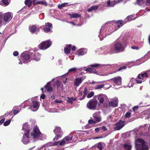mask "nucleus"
Here are the masks:
<instances>
[{"mask_svg":"<svg viewBox=\"0 0 150 150\" xmlns=\"http://www.w3.org/2000/svg\"><path fill=\"white\" fill-rule=\"evenodd\" d=\"M126 23V21L120 20L117 22H110L105 23L101 27L100 29V35H98L100 40H103L100 36L103 38H105L107 35L116 30Z\"/></svg>","mask_w":150,"mask_h":150,"instance_id":"1","label":"nucleus"},{"mask_svg":"<svg viewBox=\"0 0 150 150\" xmlns=\"http://www.w3.org/2000/svg\"><path fill=\"white\" fill-rule=\"evenodd\" d=\"M125 42L124 36H121L107 49L108 53L112 54L123 51L127 46Z\"/></svg>","mask_w":150,"mask_h":150,"instance_id":"2","label":"nucleus"},{"mask_svg":"<svg viewBox=\"0 0 150 150\" xmlns=\"http://www.w3.org/2000/svg\"><path fill=\"white\" fill-rule=\"evenodd\" d=\"M30 137L33 139L34 140L38 139L44 140L45 138L39 130L38 127L37 126L34 127L30 132Z\"/></svg>","mask_w":150,"mask_h":150,"instance_id":"3","label":"nucleus"},{"mask_svg":"<svg viewBox=\"0 0 150 150\" xmlns=\"http://www.w3.org/2000/svg\"><path fill=\"white\" fill-rule=\"evenodd\" d=\"M135 147L136 150H148V149L144 141L141 139H135Z\"/></svg>","mask_w":150,"mask_h":150,"instance_id":"4","label":"nucleus"},{"mask_svg":"<svg viewBox=\"0 0 150 150\" xmlns=\"http://www.w3.org/2000/svg\"><path fill=\"white\" fill-rule=\"evenodd\" d=\"M73 138V136L69 134V135L66 137L61 141H58L54 142L53 144L54 145H58L62 146L65 144H68L70 143Z\"/></svg>","mask_w":150,"mask_h":150,"instance_id":"5","label":"nucleus"},{"mask_svg":"<svg viewBox=\"0 0 150 150\" xmlns=\"http://www.w3.org/2000/svg\"><path fill=\"white\" fill-rule=\"evenodd\" d=\"M54 132L56 135L54 139V141H56L60 139L62 136V132L59 127H56L54 130Z\"/></svg>","mask_w":150,"mask_h":150,"instance_id":"6","label":"nucleus"},{"mask_svg":"<svg viewBox=\"0 0 150 150\" xmlns=\"http://www.w3.org/2000/svg\"><path fill=\"white\" fill-rule=\"evenodd\" d=\"M146 128L145 126H140L139 128H136L132 132L134 134H140V135H144L143 133Z\"/></svg>","mask_w":150,"mask_h":150,"instance_id":"7","label":"nucleus"},{"mask_svg":"<svg viewBox=\"0 0 150 150\" xmlns=\"http://www.w3.org/2000/svg\"><path fill=\"white\" fill-rule=\"evenodd\" d=\"M52 42L50 40H47L41 43L39 45L40 49L45 50L49 47L51 45Z\"/></svg>","mask_w":150,"mask_h":150,"instance_id":"8","label":"nucleus"},{"mask_svg":"<svg viewBox=\"0 0 150 150\" xmlns=\"http://www.w3.org/2000/svg\"><path fill=\"white\" fill-rule=\"evenodd\" d=\"M54 143H47L42 146L40 149L39 150H54V148H53Z\"/></svg>","mask_w":150,"mask_h":150,"instance_id":"9","label":"nucleus"},{"mask_svg":"<svg viewBox=\"0 0 150 150\" xmlns=\"http://www.w3.org/2000/svg\"><path fill=\"white\" fill-rule=\"evenodd\" d=\"M98 102L96 100H90L87 104V107L90 109L96 110Z\"/></svg>","mask_w":150,"mask_h":150,"instance_id":"10","label":"nucleus"},{"mask_svg":"<svg viewBox=\"0 0 150 150\" xmlns=\"http://www.w3.org/2000/svg\"><path fill=\"white\" fill-rule=\"evenodd\" d=\"M32 102L30 105V108L31 110L33 111H37L38 109L40 104L37 101H34L32 99Z\"/></svg>","mask_w":150,"mask_h":150,"instance_id":"11","label":"nucleus"},{"mask_svg":"<svg viewBox=\"0 0 150 150\" xmlns=\"http://www.w3.org/2000/svg\"><path fill=\"white\" fill-rule=\"evenodd\" d=\"M21 60L24 63L28 62L30 60V55L26 52L23 53L21 55Z\"/></svg>","mask_w":150,"mask_h":150,"instance_id":"12","label":"nucleus"},{"mask_svg":"<svg viewBox=\"0 0 150 150\" xmlns=\"http://www.w3.org/2000/svg\"><path fill=\"white\" fill-rule=\"evenodd\" d=\"M12 18V14L9 12H8L4 14V15L3 20L5 23V24L8 23L11 20Z\"/></svg>","mask_w":150,"mask_h":150,"instance_id":"13","label":"nucleus"},{"mask_svg":"<svg viewBox=\"0 0 150 150\" xmlns=\"http://www.w3.org/2000/svg\"><path fill=\"white\" fill-rule=\"evenodd\" d=\"M118 99L117 98L115 97L112 98L110 100L109 103V107H116L117 105Z\"/></svg>","mask_w":150,"mask_h":150,"instance_id":"14","label":"nucleus"},{"mask_svg":"<svg viewBox=\"0 0 150 150\" xmlns=\"http://www.w3.org/2000/svg\"><path fill=\"white\" fill-rule=\"evenodd\" d=\"M125 125V121L119 120L115 125V127H114L115 130H118L120 129Z\"/></svg>","mask_w":150,"mask_h":150,"instance_id":"15","label":"nucleus"},{"mask_svg":"<svg viewBox=\"0 0 150 150\" xmlns=\"http://www.w3.org/2000/svg\"><path fill=\"white\" fill-rule=\"evenodd\" d=\"M30 31L32 33H36L38 32L40 30V28L39 26H36L34 25H30L29 27Z\"/></svg>","mask_w":150,"mask_h":150,"instance_id":"16","label":"nucleus"},{"mask_svg":"<svg viewBox=\"0 0 150 150\" xmlns=\"http://www.w3.org/2000/svg\"><path fill=\"white\" fill-rule=\"evenodd\" d=\"M32 139L30 137L29 134H27L25 132V134L23 135L22 141L24 144H27L29 142V139Z\"/></svg>","mask_w":150,"mask_h":150,"instance_id":"17","label":"nucleus"},{"mask_svg":"<svg viewBox=\"0 0 150 150\" xmlns=\"http://www.w3.org/2000/svg\"><path fill=\"white\" fill-rule=\"evenodd\" d=\"M97 98L100 103H103L104 101L108 99L106 95L105 94H100L97 96Z\"/></svg>","mask_w":150,"mask_h":150,"instance_id":"18","label":"nucleus"},{"mask_svg":"<svg viewBox=\"0 0 150 150\" xmlns=\"http://www.w3.org/2000/svg\"><path fill=\"white\" fill-rule=\"evenodd\" d=\"M85 78L84 76L76 78L74 80V85L76 87H78Z\"/></svg>","mask_w":150,"mask_h":150,"instance_id":"19","label":"nucleus"},{"mask_svg":"<svg viewBox=\"0 0 150 150\" xmlns=\"http://www.w3.org/2000/svg\"><path fill=\"white\" fill-rule=\"evenodd\" d=\"M31 58H32L33 60H35V61H38L40 60V55L38 53L36 52H33L31 53Z\"/></svg>","mask_w":150,"mask_h":150,"instance_id":"20","label":"nucleus"},{"mask_svg":"<svg viewBox=\"0 0 150 150\" xmlns=\"http://www.w3.org/2000/svg\"><path fill=\"white\" fill-rule=\"evenodd\" d=\"M112 65L109 64H94L91 65L90 66L92 67H94L96 68H102L105 67L111 66Z\"/></svg>","mask_w":150,"mask_h":150,"instance_id":"21","label":"nucleus"},{"mask_svg":"<svg viewBox=\"0 0 150 150\" xmlns=\"http://www.w3.org/2000/svg\"><path fill=\"white\" fill-rule=\"evenodd\" d=\"M117 85H120L122 83V78L120 76H117L111 79Z\"/></svg>","mask_w":150,"mask_h":150,"instance_id":"22","label":"nucleus"},{"mask_svg":"<svg viewBox=\"0 0 150 150\" xmlns=\"http://www.w3.org/2000/svg\"><path fill=\"white\" fill-rule=\"evenodd\" d=\"M85 70L86 71L89 72H90L91 73H93V74H96L97 75H98L100 76H107L108 75L107 74H101V73H97V72L96 71L95 69H94L93 68H89L88 69H85Z\"/></svg>","mask_w":150,"mask_h":150,"instance_id":"23","label":"nucleus"},{"mask_svg":"<svg viewBox=\"0 0 150 150\" xmlns=\"http://www.w3.org/2000/svg\"><path fill=\"white\" fill-rule=\"evenodd\" d=\"M149 75H150V70L146 71L144 73L139 74L138 76V77L139 79H142L144 77H148Z\"/></svg>","mask_w":150,"mask_h":150,"instance_id":"24","label":"nucleus"},{"mask_svg":"<svg viewBox=\"0 0 150 150\" xmlns=\"http://www.w3.org/2000/svg\"><path fill=\"white\" fill-rule=\"evenodd\" d=\"M87 52V50L85 48H81L76 53V54L78 56L83 55L86 54Z\"/></svg>","mask_w":150,"mask_h":150,"instance_id":"25","label":"nucleus"},{"mask_svg":"<svg viewBox=\"0 0 150 150\" xmlns=\"http://www.w3.org/2000/svg\"><path fill=\"white\" fill-rule=\"evenodd\" d=\"M132 147V146L130 141H128L127 143H125L123 145V148L126 150H130Z\"/></svg>","mask_w":150,"mask_h":150,"instance_id":"26","label":"nucleus"},{"mask_svg":"<svg viewBox=\"0 0 150 150\" xmlns=\"http://www.w3.org/2000/svg\"><path fill=\"white\" fill-rule=\"evenodd\" d=\"M29 126L27 123H25L23 126L22 130L25 132V133L26 132L27 134H29Z\"/></svg>","mask_w":150,"mask_h":150,"instance_id":"27","label":"nucleus"},{"mask_svg":"<svg viewBox=\"0 0 150 150\" xmlns=\"http://www.w3.org/2000/svg\"><path fill=\"white\" fill-rule=\"evenodd\" d=\"M93 117L97 122H99L101 121L100 116L99 115V113L97 112L94 113Z\"/></svg>","mask_w":150,"mask_h":150,"instance_id":"28","label":"nucleus"},{"mask_svg":"<svg viewBox=\"0 0 150 150\" xmlns=\"http://www.w3.org/2000/svg\"><path fill=\"white\" fill-rule=\"evenodd\" d=\"M123 0H120L118 2H116L115 1H112L111 2L110 0H108L107 1V4L108 6L109 7H113L118 2H121Z\"/></svg>","mask_w":150,"mask_h":150,"instance_id":"29","label":"nucleus"},{"mask_svg":"<svg viewBox=\"0 0 150 150\" xmlns=\"http://www.w3.org/2000/svg\"><path fill=\"white\" fill-rule=\"evenodd\" d=\"M71 45L69 44L67 45V47L64 49V52L65 54H69L70 52V49L71 47Z\"/></svg>","mask_w":150,"mask_h":150,"instance_id":"30","label":"nucleus"},{"mask_svg":"<svg viewBox=\"0 0 150 150\" xmlns=\"http://www.w3.org/2000/svg\"><path fill=\"white\" fill-rule=\"evenodd\" d=\"M41 4L45 6L47 5V3L45 1H40L34 2V5H35L38 4Z\"/></svg>","mask_w":150,"mask_h":150,"instance_id":"31","label":"nucleus"},{"mask_svg":"<svg viewBox=\"0 0 150 150\" xmlns=\"http://www.w3.org/2000/svg\"><path fill=\"white\" fill-rule=\"evenodd\" d=\"M50 82H48L47 83L46 85L45 86V87L48 91L50 92L52 91V89L50 87Z\"/></svg>","mask_w":150,"mask_h":150,"instance_id":"32","label":"nucleus"},{"mask_svg":"<svg viewBox=\"0 0 150 150\" xmlns=\"http://www.w3.org/2000/svg\"><path fill=\"white\" fill-rule=\"evenodd\" d=\"M135 83V79L133 78H131L128 85L129 87L130 88Z\"/></svg>","mask_w":150,"mask_h":150,"instance_id":"33","label":"nucleus"},{"mask_svg":"<svg viewBox=\"0 0 150 150\" xmlns=\"http://www.w3.org/2000/svg\"><path fill=\"white\" fill-rule=\"evenodd\" d=\"M68 15L69 16H70V17L71 18H76L80 17L81 16L80 15H79L77 13H74L71 14L69 13Z\"/></svg>","mask_w":150,"mask_h":150,"instance_id":"34","label":"nucleus"},{"mask_svg":"<svg viewBox=\"0 0 150 150\" xmlns=\"http://www.w3.org/2000/svg\"><path fill=\"white\" fill-rule=\"evenodd\" d=\"M47 110L49 112H59V110L55 108H48V109H47Z\"/></svg>","mask_w":150,"mask_h":150,"instance_id":"35","label":"nucleus"},{"mask_svg":"<svg viewBox=\"0 0 150 150\" xmlns=\"http://www.w3.org/2000/svg\"><path fill=\"white\" fill-rule=\"evenodd\" d=\"M0 3V4L3 6H6L9 4V2L8 0H2Z\"/></svg>","mask_w":150,"mask_h":150,"instance_id":"36","label":"nucleus"},{"mask_svg":"<svg viewBox=\"0 0 150 150\" xmlns=\"http://www.w3.org/2000/svg\"><path fill=\"white\" fill-rule=\"evenodd\" d=\"M104 143L102 142H100L97 144V148L100 150L103 148Z\"/></svg>","mask_w":150,"mask_h":150,"instance_id":"37","label":"nucleus"},{"mask_svg":"<svg viewBox=\"0 0 150 150\" xmlns=\"http://www.w3.org/2000/svg\"><path fill=\"white\" fill-rule=\"evenodd\" d=\"M32 3H33V1L32 0H25V5L28 6L29 7L31 6Z\"/></svg>","mask_w":150,"mask_h":150,"instance_id":"38","label":"nucleus"},{"mask_svg":"<svg viewBox=\"0 0 150 150\" xmlns=\"http://www.w3.org/2000/svg\"><path fill=\"white\" fill-rule=\"evenodd\" d=\"M88 125L85 126V127L86 128H87L90 125H91V124H95L97 122L96 121L92 120H89L88 121Z\"/></svg>","mask_w":150,"mask_h":150,"instance_id":"39","label":"nucleus"},{"mask_svg":"<svg viewBox=\"0 0 150 150\" xmlns=\"http://www.w3.org/2000/svg\"><path fill=\"white\" fill-rule=\"evenodd\" d=\"M133 15H131L128 16L126 18V19L128 21H131L132 20H134L136 18H133Z\"/></svg>","mask_w":150,"mask_h":150,"instance_id":"40","label":"nucleus"},{"mask_svg":"<svg viewBox=\"0 0 150 150\" xmlns=\"http://www.w3.org/2000/svg\"><path fill=\"white\" fill-rule=\"evenodd\" d=\"M68 3H64L60 4H59L58 5V7L59 8L61 9L63 7L66 6L68 5Z\"/></svg>","mask_w":150,"mask_h":150,"instance_id":"41","label":"nucleus"},{"mask_svg":"<svg viewBox=\"0 0 150 150\" xmlns=\"http://www.w3.org/2000/svg\"><path fill=\"white\" fill-rule=\"evenodd\" d=\"M88 89L86 87L85 88L83 91V93L84 94V95L83 96V97H82L83 99H84L85 98L87 94L88 93Z\"/></svg>","mask_w":150,"mask_h":150,"instance_id":"42","label":"nucleus"},{"mask_svg":"<svg viewBox=\"0 0 150 150\" xmlns=\"http://www.w3.org/2000/svg\"><path fill=\"white\" fill-rule=\"evenodd\" d=\"M105 86V84H98L95 87V89H101L102 88H103Z\"/></svg>","mask_w":150,"mask_h":150,"instance_id":"43","label":"nucleus"},{"mask_svg":"<svg viewBox=\"0 0 150 150\" xmlns=\"http://www.w3.org/2000/svg\"><path fill=\"white\" fill-rule=\"evenodd\" d=\"M145 0H137V4L140 6H142L145 2Z\"/></svg>","mask_w":150,"mask_h":150,"instance_id":"44","label":"nucleus"},{"mask_svg":"<svg viewBox=\"0 0 150 150\" xmlns=\"http://www.w3.org/2000/svg\"><path fill=\"white\" fill-rule=\"evenodd\" d=\"M82 69V68H79V69H77L76 68H73L71 69H70L69 70V72H72L73 71H76L78 70H81Z\"/></svg>","mask_w":150,"mask_h":150,"instance_id":"45","label":"nucleus"},{"mask_svg":"<svg viewBox=\"0 0 150 150\" xmlns=\"http://www.w3.org/2000/svg\"><path fill=\"white\" fill-rule=\"evenodd\" d=\"M3 14L2 13H0V27L2 25L3 23Z\"/></svg>","mask_w":150,"mask_h":150,"instance_id":"46","label":"nucleus"},{"mask_svg":"<svg viewBox=\"0 0 150 150\" xmlns=\"http://www.w3.org/2000/svg\"><path fill=\"white\" fill-rule=\"evenodd\" d=\"M94 94V93L93 92H91L90 93H88L87 96V97L88 98H91Z\"/></svg>","mask_w":150,"mask_h":150,"instance_id":"47","label":"nucleus"},{"mask_svg":"<svg viewBox=\"0 0 150 150\" xmlns=\"http://www.w3.org/2000/svg\"><path fill=\"white\" fill-rule=\"evenodd\" d=\"M44 31L46 33L49 32L51 31V29L49 27H47L45 28H44Z\"/></svg>","mask_w":150,"mask_h":150,"instance_id":"48","label":"nucleus"},{"mask_svg":"<svg viewBox=\"0 0 150 150\" xmlns=\"http://www.w3.org/2000/svg\"><path fill=\"white\" fill-rule=\"evenodd\" d=\"M75 100V99H73L72 98H68L67 100V102L71 104L72 103L73 101Z\"/></svg>","mask_w":150,"mask_h":150,"instance_id":"49","label":"nucleus"},{"mask_svg":"<svg viewBox=\"0 0 150 150\" xmlns=\"http://www.w3.org/2000/svg\"><path fill=\"white\" fill-rule=\"evenodd\" d=\"M131 113L130 112H127L125 115V117L126 118H128L130 117Z\"/></svg>","mask_w":150,"mask_h":150,"instance_id":"50","label":"nucleus"},{"mask_svg":"<svg viewBox=\"0 0 150 150\" xmlns=\"http://www.w3.org/2000/svg\"><path fill=\"white\" fill-rule=\"evenodd\" d=\"M11 122V120H8L6 121L4 123V126H7Z\"/></svg>","mask_w":150,"mask_h":150,"instance_id":"51","label":"nucleus"},{"mask_svg":"<svg viewBox=\"0 0 150 150\" xmlns=\"http://www.w3.org/2000/svg\"><path fill=\"white\" fill-rule=\"evenodd\" d=\"M66 75H64L62 77L64 78L63 79V82L64 83H65L67 81V78L65 79V77L66 76Z\"/></svg>","mask_w":150,"mask_h":150,"instance_id":"52","label":"nucleus"},{"mask_svg":"<svg viewBox=\"0 0 150 150\" xmlns=\"http://www.w3.org/2000/svg\"><path fill=\"white\" fill-rule=\"evenodd\" d=\"M45 26L46 27H48L51 28L52 26V24L50 23L47 22L45 23Z\"/></svg>","mask_w":150,"mask_h":150,"instance_id":"53","label":"nucleus"},{"mask_svg":"<svg viewBox=\"0 0 150 150\" xmlns=\"http://www.w3.org/2000/svg\"><path fill=\"white\" fill-rule=\"evenodd\" d=\"M100 129L103 130V132H105L107 130V128L105 126H103L100 127Z\"/></svg>","mask_w":150,"mask_h":150,"instance_id":"54","label":"nucleus"},{"mask_svg":"<svg viewBox=\"0 0 150 150\" xmlns=\"http://www.w3.org/2000/svg\"><path fill=\"white\" fill-rule=\"evenodd\" d=\"M131 48L132 49L136 50H139L140 49L139 47L135 46H132Z\"/></svg>","mask_w":150,"mask_h":150,"instance_id":"55","label":"nucleus"},{"mask_svg":"<svg viewBox=\"0 0 150 150\" xmlns=\"http://www.w3.org/2000/svg\"><path fill=\"white\" fill-rule=\"evenodd\" d=\"M55 85L57 87H59L60 85V83L58 81H57L55 83Z\"/></svg>","mask_w":150,"mask_h":150,"instance_id":"56","label":"nucleus"},{"mask_svg":"<svg viewBox=\"0 0 150 150\" xmlns=\"http://www.w3.org/2000/svg\"><path fill=\"white\" fill-rule=\"evenodd\" d=\"M18 54V52L17 51H15L13 53V55L14 56H17Z\"/></svg>","mask_w":150,"mask_h":150,"instance_id":"57","label":"nucleus"},{"mask_svg":"<svg viewBox=\"0 0 150 150\" xmlns=\"http://www.w3.org/2000/svg\"><path fill=\"white\" fill-rule=\"evenodd\" d=\"M135 82H136L137 83H142V81L141 80L135 79Z\"/></svg>","mask_w":150,"mask_h":150,"instance_id":"58","label":"nucleus"},{"mask_svg":"<svg viewBox=\"0 0 150 150\" xmlns=\"http://www.w3.org/2000/svg\"><path fill=\"white\" fill-rule=\"evenodd\" d=\"M55 102L57 103H62L63 102V101L57 99L55 100Z\"/></svg>","mask_w":150,"mask_h":150,"instance_id":"59","label":"nucleus"},{"mask_svg":"<svg viewBox=\"0 0 150 150\" xmlns=\"http://www.w3.org/2000/svg\"><path fill=\"white\" fill-rule=\"evenodd\" d=\"M92 6V9L93 10H95L98 9V7L97 6Z\"/></svg>","mask_w":150,"mask_h":150,"instance_id":"60","label":"nucleus"},{"mask_svg":"<svg viewBox=\"0 0 150 150\" xmlns=\"http://www.w3.org/2000/svg\"><path fill=\"white\" fill-rule=\"evenodd\" d=\"M19 111H18L17 110H14L13 111V113L15 115H16L18 113Z\"/></svg>","mask_w":150,"mask_h":150,"instance_id":"61","label":"nucleus"},{"mask_svg":"<svg viewBox=\"0 0 150 150\" xmlns=\"http://www.w3.org/2000/svg\"><path fill=\"white\" fill-rule=\"evenodd\" d=\"M126 68V67H125V66L122 67H120L119 68V69H118V71H120L122 70V69H125Z\"/></svg>","mask_w":150,"mask_h":150,"instance_id":"62","label":"nucleus"},{"mask_svg":"<svg viewBox=\"0 0 150 150\" xmlns=\"http://www.w3.org/2000/svg\"><path fill=\"white\" fill-rule=\"evenodd\" d=\"M146 4L147 6L150 5V0H147L146 3Z\"/></svg>","mask_w":150,"mask_h":150,"instance_id":"63","label":"nucleus"},{"mask_svg":"<svg viewBox=\"0 0 150 150\" xmlns=\"http://www.w3.org/2000/svg\"><path fill=\"white\" fill-rule=\"evenodd\" d=\"M100 127H97V128H96L95 129V131L96 132H98L99 130H100Z\"/></svg>","mask_w":150,"mask_h":150,"instance_id":"64","label":"nucleus"}]
</instances>
